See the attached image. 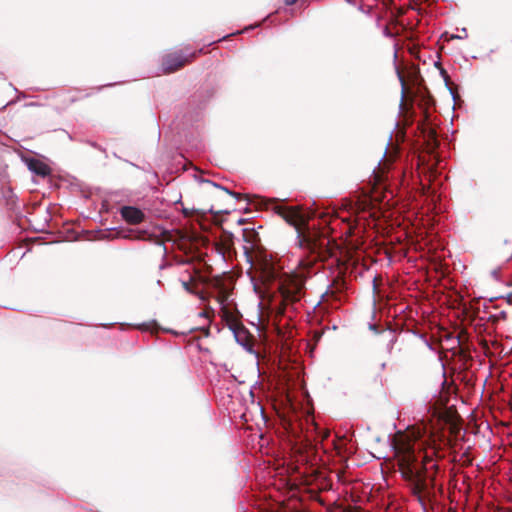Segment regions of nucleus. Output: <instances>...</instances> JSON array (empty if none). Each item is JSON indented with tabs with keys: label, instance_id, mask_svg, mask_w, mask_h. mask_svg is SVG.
I'll return each mask as SVG.
<instances>
[{
	"label": "nucleus",
	"instance_id": "4468645a",
	"mask_svg": "<svg viewBox=\"0 0 512 512\" xmlns=\"http://www.w3.org/2000/svg\"><path fill=\"white\" fill-rule=\"evenodd\" d=\"M124 237L128 239L148 240L151 236L145 230H130Z\"/></svg>",
	"mask_w": 512,
	"mask_h": 512
},
{
	"label": "nucleus",
	"instance_id": "6e6552de",
	"mask_svg": "<svg viewBox=\"0 0 512 512\" xmlns=\"http://www.w3.org/2000/svg\"><path fill=\"white\" fill-rule=\"evenodd\" d=\"M494 255L502 261H508L512 257V243L505 240L499 242L494 248Z\"/></svg>",
	"mask_w": 512,
	"mask_h": 512
},
{
	"label": "nucleus",
	"instance_id": "412c9836",
	"mask_svg": "<svg viewBox=\"0 0 512 512\" xmlns=\"http://www.w3.org/2000/svg\"><path fill=\"white\" fill-rule=\"evenodd\" d=\"M298 0H285V4L287 6L294 5Z\"/></svg>",
	"mask_w": 512,
	"mask_h": 512
},
{
	"label": "nucleus",
	"instance_id": "dca6fc26",
	"mask_svg": "<svg viewBox=\"0 0 512 512\" xmlns=\"http://www.w3.org/2000/svg\"><path fill=\"white\" fill-rule=\"evenodd\" d=\"M88 96H89V94H85V95H83V96H82V95H73V94H68V95L66 96V98H65V102H66L67 104H73V103H75L76 101H79V100H81V99H83V98H85V97H88Z\"/></svg>",
	"mask_w": 512,
	"mask_h": 512
},
{
	"label": "nucleus",
	"instance_id": "aec40b11",
	"mask_svg": "<svg viewBox=\"0 0 512 512\" xmlns=\"http://www.w3.org/2000/svg\"><path fill=\"white\" fill-rule=\"evenodd\" d=\"M430 138L434 142V144L436 145L437 144V140L435 138V132L434 131L430 132Z\"/></svg>",
	"mask_w": 512,
	"mask_h": 512
},
{
	"label": "nucleus",
	"instance_id": "2eb2a0df",
	"mask_svg": "<svg viewBox=\"0 0 512 512\" xmlns=\"http://www.w3.org/2000/svg\"><path fill=\"white\" fill-rule=\"evenodd\" d=\"M373 175L375 184H380L382 181H384V168H382L379 164L377 170L375 169L373 171Z\"/></svg>",
	"mask_w": 512,
	"mask_h": 512
},
{
	"label": "nucleus",
	"instance_id": "f3484780",
	"mask_svg": "<svg viewBox=\"0 0 512 512\" xmlns=\"http://www.w3.org/2000/svg\"><path fill=\"white\" fill-rule=\"evenodd\" d=\"M397 73H398V77H399V80H400L401 86H402V100H403L407 93V83L404 78V75L399 70L397 71Z\"/></svg>",
	"mask_w": 512,
	"mask_h": 512
},
{
	"label": "nucleus",
	"instance_id": "39448f33",
	"mask_svg": "<svg viewBox=\"0 0 512 512\" xmlns=\"http://www.w3.org/2000/svg\"><path fill=\"white\" fill-rule=\"evenodd\" d=\"M297 462L302 464L313 463L317 460V447L308 438H299L292 446Z\"/></svg>",
	"mask_w": 512,
	"mask_h": 512
},
{
	"label": "nucleus",
	"instance_id": "0eeeda50",
	"mask_svg": "<svg viewBox=\"0 0 512 512\" xmlns=\"http://www.w3.org/2000/svg\"><path fill=\"white\" fill-rule=\"evenodd\" d=\"M120 214L122 218L131 225L139 224L145 218L144 213L140 209L133 206L122 207L120 210Z\"/></svg>",
	"mask_w": 512,
	"mask_h": 512
},
{
	"label": "nucleus",
	"instance_id": "1a4fd4ad",
	"mask_svg": "<svg viewBox=\"0 0 512 512\" xmlns=\"http://www.w3.org/2000/svg\"><path fill=\"white\" fill-rule=\"evenodd\" d=\"M234 335L239 344H241L243 347L247 348L248 350L252 349V346H253L252 336L249 334L248 330L244 326L241 327L239 330H236Z\"/></svg>",
	"mask_w": 512,
	"mask_h": 512
},
{
	"label": "nucleus",
	"instance_id": "7ed1b4c3",
	"mask_svg": "<svg viewBox=\"0 0 512 512\" xmlns=\"http://www.w3.org/2000/svg\"><path fill=\"white\" fill-rule=\"evenodd\" d=\"M177 264L188 266L185 270L187 277L181 279L182 287L189 293L198 294V283L207 282L206 277L202 274V268L206 267V263L200 258L186 256L177 259Z\"/></svg>",
	"mask_w": 512,
	"mask_h": 512
},
{
	"label": "nucleus",
	"instance_id": "ddd939ff",
	"mask_svg": "<svg viewBox=\"0 0 512 512\" xmlns=\"http://www.w3.org/2000/svg\"><path fill=\"white\" fill-rule=\"evenodd\" d=\"M344 288H345V280L342 276L338 275L337 277L334 278V280L332 281V283L330 285V292L332 294L338 293V292L343 291Z\"/></svg>",
	"mask_w": 512,
	"mask_h": 512
},
{
	"label": "nucleus",
	"instance_id": "423d86ee",
	"mask_svg": "<svg viewBox=\"0 0 512 512\" xmlns=\"http://www.w3.org/2000/svg\"><path fill=\"white\" fill-rule=\"evenodd\" d=\"M201 187L203 191L214 200H220L228 195L236 198L242 197L240 193L231 192L228 189L221 187L220 185H217L216 183L209 180H203L201 182Z\"/></svg>",
	"mask_w": 512,
	"mask_h": 512
},
{
	"label": "nucleus",
	"instance_id": "4be33fe9",
	"mask_svg": "<svg viewBox=\"0 0 512 512\" xmlns=\"http://www.w3.org/2000/svg\"><path fill=\"white\" fill-rule=\"evenodd\" d=\"M328 436H329V432L327 431V432H325V433L323 434V439H326Z\"/></svg>",
	"mask_w": 512,
	"mask_h": 512
},
{
	"label": "nucleus",
	"instance_id": "9b49d317",
	"mask_svg": "<svg viewBox=\"0 0 512 512\" xmlns=\"http://www.w3.org/2000/svg\"><path fill=\"white\" fill-rule=\"evenodd\" d=\"M211 284L214 288H217L219 290L217 300L220 303H224L228 299L229 295L228 291L224 287V283L222 282V280L220 278H214L213 280H211Z\"/></svg>",
	"mask_w": 512,
	"mask_h": 512
},
{
	"label": "nucleus",
	"instance_id": "f03ea898",
	"mask_svg": "<svg viewBox=\"0 0 512 512\" xmlns=\"http://www.w3.org/2000/svg\"><path fill=\"white\" fill-rule=\"evenodd\" d=\"M422 435L421 428L410 427L396 432L392 439L398 471L421 502L433 494L439 469L437 461L444 456L435 440L427 447L426 443L420 442Z\"/></svg>",
	"mask_w": 512,
	"mask_h": 512
},
{
	"label": "nucleus",
	"instance_id": "f8f14e48",
	"mask_svg": "<svg viewBox=\"0 0 512 512\" xmlns=\"http://www.w3.org/2000/svg\"><path fill=\"white\" fill-rule=\"evenodd\" d=\"M224 319L227 322V325L229 328L235 333L236 330H239L241 327H243V324L240 322V320L233 315L228 310H225L224 312Z\"/></svg>",
	"mask_w": 512,
	"mask_h": 512
},
{
	"label": "nucleus",
	"instance_id": "6ab92c4d",
	"mask_svg": "<svg viewBox=\"0 0 512 512\" xmlns=\"http://www.w3.org/2000/svg\"><path fill=\"white\" fill-rule=\"evenodd\" d=\"M224 242V245L227 249H230L231 248V245H232V240H231V237L229 236L228 239H225L223 240Z\"/></svg>",
	"mask_w": 512,
	"mask_h": 512
},
{
	"label": "nucleus",
	"instance_id": "f257e3e1",
	"mask_svg": "<svg viewBox=\"0 0 512 512\" xmlns=\"http://www.w3.org/2000/svg\"><path fill=\"white\" fill-rule=\"evenodd\" d=\"M272 209L280 215L297 232L300 248L306 255L299 262V271L284 273L266 252L260 243L258 233L254 229L242 230L243 246L247 261L254 271L252 279L259 281L266 289L278 282V291L282 306L299 302L305 295V282L308 274L318 262H324L335 253V247L327 235L311 227L305 215L297 208L282 205L278 200H269Z\"/></svg>",
	"mask_w": 512,
	"mask_h": 512
},
{
	"label": "nucleus",
	"instance_id": "a211bd4d",
	"mask_svg": "<svg viewBox=\"0 0 512 512\" xmlns=\"http://www.w3.org/2000/svg\"><path fill=\"white\" fill-rule=\"evenodd\" d=\"M208 211H209V212H211V213H215V214L220 213V212H224V210H222V209L215 210L214 205H211V206L209 207ZM225 212H227V210H225Z\"/></svg>",
	"mask_w": 512,
	"mask_h": 512
},
{
	"label": "nucleus",
	"instance_id": "20e7f679",
	"mask_svg": "<svg viewBox=\"0 0 512 512\" xmlns=\"http://www.w3.org/2000/svg\"><path fill=\"white\" fill-rule=\"evenodd\" d=\"M202 52L203 49L192 52L188 55H184L181 51H175L164 55L161 62L163 73L170 74L183 68L185 65L191 63L198 54H201Z\"/></svg>",
	"mask_w": 512,
	"mask_h": 512
},
{
	"label": "nucleus",
	"instance_id": "9d476101",
	"mask_svg": "<svg viewBox=\"0 0 512 512\" xmlns=\"http://www.w3.org/2000/svg\"><path fill=\"white\" fill-rule=\"evenodd\" d=\"M29 169L39 176H47L50 174V167L38 159H31L28 163Z\"/></svg>",
	"mask_w": 512,
	"mask_h": 512
}]
</instances>
